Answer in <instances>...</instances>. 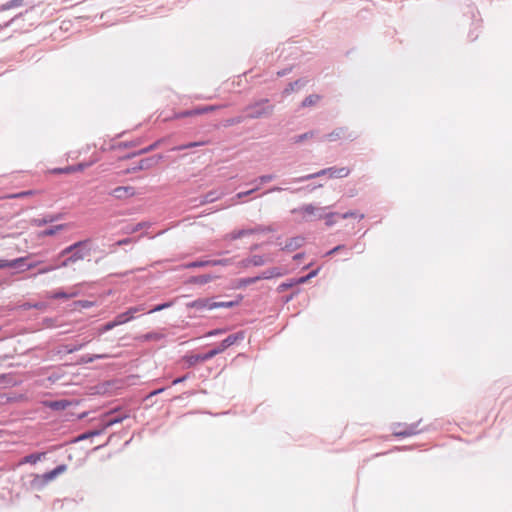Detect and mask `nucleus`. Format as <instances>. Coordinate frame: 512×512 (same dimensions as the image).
<instances>
[{
  "label": "nucleus",
  "instance_id": "nucleus-1",
  "mask_svg": "<svg viewBox=\"0 0 512 512\" xmlns=\"http://www.w3.org/2000/svg\"><path fill=\"white\" fill-rule=\"evenodd\" d=\"M77 248L73 251V253L66 257L61 263L60 266H69L74 264L80 260H83L90 256L92 249V241L91 239H85L76 242Z\"/></svg>",
  "mask_w": 512,
  "mask_h": 512
},
{
  "label": "nucleus",
  "instance_id": "nucleus-2",
  "mask_svg": "<svg viewBox=\"0 0 512 512\" xmlns=\"http://www.w3.org/2000/svg\"><path fill=\"white\" fill-rule=\"evenodd\" d=\"M349 173H350V170L347 167L328 168V169H323V170L313 173V174H309V175H306V176H303L300 178H296L293 180V182H302V181H306V180L313 179V178L327 175V174L331 178H344V177H347L349 175Z\"/></svg>",
  "mask_w": 512,
  "mask_h": 512
},
{
  "label": "nucleus",
  "instance_id": "nucleus-3",
  "mask_svg": "<svg viewBox=\"0 0 512 512\" xmlns=\"http://www.w3.org/2000/svg\"><path fill=\"white\" fill-rule=\"evenodd\" d=\"M273 107L268 105L267 100H261L247 109V115L250 118H260L272 113Z\"/></svg>",
  "mask_w": 512,
  "mask_h": 512
},
{
  "label": "nucleus",
  "instance_id": "nucleus-4",
  "mask_svg": "<svg viewBox=\"0 0 512 512\" xmlns=\"http://www.w3.org/2000/svg\"><path fill=\"white\" fill-rule=\"evenodd\" d=\"M232 302H211L209 300H197L194 301V310L202 311L205 309L211 310L217 307H230Z\"/></svg>",
  "mask_w": 512,
  "mask_h": 512
},
{
  "label": "nucleus",
  "instance_id": "nucleus-5",
  "mask_svg": "<svg viewBox=\"0 0 512 512\" xmlns=\"http://www.w3.org/2000/svg\"><path fill=\"white\" fill-rule=\"evenodd\" d=\"M34 255L29 254L24 257H19L13 260H7V268H14L17 269L19 272L27 271L26 265L28 263V260H30Z\"/></svg>",
  "mask_w": 512,
  "mask_h": 512
},
{
  "label": "nucleus",
  "instance_id": "nucleus-6",
  "mask_svg": "<svg viewBox=\"0 0 512 512\" xmlns=\"http://www.w3.org/2000/svg\"><path fill=\"white\" fill-rule=\"evenodd\" d=\"M134 194H135V189L132 186H120V187L113 189L110 192V195H112L116 199H121V200L132 197V196H134Z\"/></svg>",
  "mask_w": 512,
  "mask_h": 512
},
{
  "label": "nucleus",
  "instance_id": "nucleus-7",
  "mask_svg": "<svg viewBox=\"0 0 512 512\" xmlns=\"http://www.w3.org/2000/svg\"><path fill=\"white\" fill-rule=\"evenodd\" d=\"M239 338H243L241 335L235 334V335H229L226 339H224L221 343V348L218 350H211L205 357L202 359L212 357L216 355L217 353L223 351L224 349L228 348L232 344H234Z\"/></svg>",
  "mask_w": 512,
  "mask_h": 512
},
{
  "label": "nucleus",
  "instance_id": "nucleus-8",
  "mask_svg": "<svg viewBox=\"0 0 512 512\" xmlns=\"http://www.w3.org/2000/svg\"><path fill=\"white\" fill-rule=\"evenodd\" d=\"M63 219L62 213L46 215L43 218L33 219L32 224L37 227H42L46 224L53 223Z\"/></svg>",
  "mask_w": 512,
  "mask_h": 512
},
{
  "label": "nucleus",
  "instance_id": "nucleus-9",
  "mask_svg": "<svg viewBox=\"0 0 512 512\" xmlns=\"http://www.w3.org/2000/svg\"><path fill=\"white\" fill-rule=\"evenodd\" d=\"M67 470V466L65 464L58 465L53 470L42 474V478L47 485L49 482L53 481L57 476L63 474Z\"/></svg>",
  "mask_w": 512,
  "mask_h": 512
},
{
  "label": "nucleus",
  "instance_id": "nucleus-10",
  "mask_svg": "<svg viewBox=\"0 0 512 512\" xmlns=\"http://www.w3.org/2000/svg\"><path fill=\"white\" fill-rule=\"evenodd\" d=\"M111 357H112V355H110V354H92V355L86 354V355L81 356L80 363L89 364L98 359H108Z\"/></svg>",
  "mask_w": 512,
  "mask_h": 512
},
{
  "label": "nucleus",
  "instance_id": "nucleus-11",
  "mask_svg": "<svg viewBox=\"0 0 512 512\" xmlns=\"http://www.w3.org/2000/svg\"><path fill=\"white\" fill-rule=\"evenodd\" d=\"M155 163H156V160L153 157L145 158V159L140 160L139 163L135 167L131 168L130 171L136 172L138 170H146V169L151 168Z\"/></svg>",
  "mask_w": 512,
  "mask_h": 512
},
{
  "label": "nucleus",
  "instance_id": "nucleus-12",
  "mask_svg": "<svg viewBox=\"0 0 512 512\" xmlns=\"http://www.w3.org/2000/svg\"><path fill=\"white\" fill-rule=\"evenodd\" d=\"M31 476H32V480L30 482V486L32 489L41 490L46 486V484L42 478V475L32 474Z\"/></svg>",
  "mask_w": 512,
  "mask_h": 512
},
{
  "label": "nucleus",
  "instance_id": "nucleus-13",
  "mask_svg": "<svg viewBox=\"0 0 512 512\" xmlns=\"http://www.w3.org/2000/svg\"><path fill=\"white\" fill-rule=\"evenodd\" d=\"M303 242H304V239L302 237H294L286 243V245L283 247V249H286L288 251H293V250L301 247Z\"/></svg>",
  "mask_w": 512,
  "mask_h": 512
},
{
  "label": "nucleus",
  "instance_id": "nucleus-14",
  "mask_svg": "<svg viewBox=\"0 0 512 512\" xmlns=\"http://www.w3.org/2000/svg\"><path fill=\"white\" fill-rule=\"evenodd\" d=\"M272 258L268 255L260 256V255H254L250 258L249 263L254 266H261L268 262H271Z\"/></svg>",
  "mask_w": 512,
  "mask_h": 512
},
{
  "label": "nucleus",
  "instance_id": "nucleus-15",
  "mask_svg": "<svg viewBox=\"0 0 512 512\" xmlns=\"http://www.w3.org/2000/svg\"><path fill=\"white\" fill-rule=\"evenodd\" d=\"M67 226H68L67 224H59V225L50 227V228L45 229L44 231H42L41 232V236L42 237L54 236L57 232L66 229Z\"/></svg>",
  "mask_w": 512,
  "mask_h": 512
},
{
  "label": "nucleus",
  "instance_id": "nucleus-16",
  "mask_svg": "<svg viewBox=\"0 0 512 512\" xmlns=\"http://www.w3.org/2000/svg\"><path fill=\"white\" fill-rule=\"evenodd\" d=\"M70 405L67 400H56L49 403V407L55 411H63Z\"/></svg>",
  "mask_w": 512,
  "mask_h": 512
},
{
  "label": "nucleus",
  "instance_id": "nucleus-17",
  "mask_svg": "<svg viewBox=\"0 0 512 512\" xmlns=\"http://www.w3.org/2000/svg\"><path fill=\"white\" fill-rule=\"evenodd\" d=\"M323 208L316 207L312 204H306L302 206L298 211H302L303 213L307 215H316L318 212L322 211ZM297 210H293V212H296Z\"/></svg>",
  "mask_w": 512,
  "mask_h": 512
},
{
  "label": "nucleus",
  "instance_id": "nucleus-18",
  "mask_svg": "<svg viewBox=\"0 0 512 512\" xmlns=\"http://www.w3.org/2000/svg\"><path fill=\"white\" fill-rule=\"evenodd\" d=\"M45 456V453H32L29 455H26L22 463H30V464H36L38 461H40Z\"/></svg>",
  "mask_w": 512,
  "mask_h": 512
},
{
  "label": "nucleus",
  "instance_id": "nucleus-19",
  "mask_svg": "<svg viewBox=\"0 0 512 512\" xmlns=\"http://www.w3.org/2000/svg\"><path fill=\"white\" fill-rule=\"evenodd\" d=\"M24 4V0H10L0 6V12L6 11L12 8L21 7Z\"/></svg>",
  "mask_w": 512,
  "mask_h": 512
},
{
  "label": "nucleus",
  "instance_id": "nucleus-20",
  "mask_svg": "<svg viewBox=\"0 0 512 512\" xmlns=\"http://www.w3.org/2000/svg\"><path fill=\"white\" fill-rule=\"evenodd\" d=\"M303 86H304V82H302V81H300V80L295 81V82H293V83H290V84L287 86V88H285V90L283 91V93H282V94H283V96L285 97V96L289 95L291 92H294V91H296V90L300 89V88H301V87H303Z\"/></svg>",
  "mask_w": 512,
  "mask_h": 512
},
{
  "label": "nucleus",
  "instance_id": "nucleus-21",
  "mask_svg": "<svg viewBox=\"0 0 512 512\" xmlns=\"http://www.w3.org/2000/svg\"><path fill=\"white\" fill-rule=\"evenodd\" d=\"M131 320H132V319H131V316H129V315L127 314V312L125 311V312H123V313L118 314V315L114 318V320H113V321H114V323H115V325H116V326H119V325L125 324V323H127V322H129V321H131Z\"/></svg>",
  "mask_w": 512,
  "mask_h": 512
},
{
  "label": "nucleus",
  "instance_id": "nucleus-22",
  "mask_svg": "<svg viewBox=\"0 0 512 512\" xmlns=\"http://www.w3.org/2000/svg\"><path fill=\"white\" fill-rule=\"evenodd\" d=\"M63 266H60V263L59 264H50V265H46L44 267H41L37 274H46V273H49L51 271H54L58 268H62Z\"/></svg>",
  "mask_w": 512,
  "mask_h": 512
},
{
  "label": "nucleus",
  "instance_id": "nucleus-23",
  "mask_svg": "<svg viewBox=\"0 0 512 512\" xmlns=\"http://www.w3.org/2000/svg\"><path fill=\"white\" fill-rule=\"evenodd\" d=\"M116 325L114 323V321H109L107 323H105L104 325H102L101 327L98 328V334L101 335L103 333H106L110 330H112L113 328H115Z\"/></svg>",
  "mask_w": 512,
  "mask_h": 512
},
{
  "label": "nucleus",
  "instance_id": "nucleus-24",
  "mask_svg": "<svg viewBox=\"0 0 512 512\" xmlns=\"http://www.w3.org/2000/svg\"><path fill=\"white\" fill-rule=\"evenodd\" d=\"M75 248H77L76 243L66 247L59 253L58 258H61L64 256H67V257L70 256L73 253V251L75 250Z\"/></svg>",
  "mask_w": 512,
  "mask_h": 512
},
{
  "label": "nucleus",
  "instance_id": "nucleus-25",
  "mask_svg": "<svg viewBox=\"0 0 512 512\" xmlns=\"http://www.w3.org/2000/svg\"><path fill=\"white\" fill-rule=\"evenodd\" d=\"M218 198V195L215 192L208 193L204 198H201L199 204H204L208 202H213Z\"/></svg>",
  "mask_w": 512,
  "mask_h": 512
},
{
  "label": "nucleus",
  "instance_id": "nucleus-26",
  "mask_svg": "<svg viewBox=\"0 0 512 512\" xmlns=\"http://www.w3.org/2000/svg\"><path fill=\"white\" fill-rule=\"evenodd\" d=\"M76 295V293H72V294H68L64 291H57L55 292L53 295H52V298L54 299H68V298H71V297H74Z\"/></svg>",
  "mask_w": 512,
  "mask_h": 512
},
{
  "label": "nucleus",
  "instance_id": "nucleus-27",
  "mask_svg": "<svg viewBox=\"0 0 512 512\" xmlns=\"http://www.w3.org/2000/svg\"><path fill=\"white\" fill-rule=\"evenodd\" d=\"M145 308L142 305L130 307L126 312L129 316H131V319H134V315L138 312H143Z\"/></svg>",
  "mask_w": 512,
  "mask_h": 512
},
{
  "label": "nucleus",
  "instance_id": "nucleus-28",
  "mask_svg": "<svg viewBox=\"0 0 512 512\" xmlns=\"http://www.w3.org/2000/svg\"><path fill=\"white\" fill-rule=\"evenodd\" d=\"M318 273V270H314L312 272H310L307 276H304V277H300L299 279H297L295 281V283L297 284H303L305 282H307L308 280H310L311 278L315 277Z\"/></svg>",
  "mask_w": 512,
  "mask_h": 512
},
{
  "label": "nucleus",
  "instance_id": "nucleus-29",
  "mask_svg": "<svg viewBox=\"0 0 512 512\" xmlns=\"http://www.w3.org/2000/svg\"><path fill=\"white\" fill-rule=\"evenodd\" d=\"M35 193H36V191H34V190H27V191H22L19 193L12 194L9 196V198H23V197L33 195Z\"/></svg>",
  "mask_w": 512,
  "mask_h": 512
},
{
  "label": "nucleus",
  "instance_id": "nucleus-30",
  "mask_svg": "<svg viewBox=\"0 0 512 512\" xmlns=\"http://www.w3.org/2000/svg\"><path fill=\"white\" fill-rule=\"evenodd\" d=\"M89 341H87L88 343ZM86 345V342L84 343H79V344H75V345H67L66 348H67V352L68 353H74L78 350H81L84 346Z\"/></svg>",
  "mask_w": 512,
  "mask_h": 512
},
{
  "label": "nucleus",
  "instance_id": "nucleus-31",
  "mask_svg": "<svg viewBox=\"0 0 512 512\" xmlns=\"http://www.w3.org/2000/svg\"><path fill=\"white\" fill-rule=\"evenodd\" d=\"M319 97L317 95H310L306 97L302 103L303 106H311L318 101Z\"/></svg>",
  "mask_w": 512,
  "mask_h": 512
},
{
  "label": "nucleus",
  "instance_id": "nucleus-32",
  "mask_svg": "<svg viewBox=\"0 0 512 512\" xmlns=\"http://www.w3.org/2000/svg\"><path fill=\"white\" fill-rule=\"evenodd\" d=\"M211 279L210 275L194 276V284H205Z\"/></svg>",
  "mask_w": 512,
  "mask_h": 512
},
{
  "label": "nucleus",
  "instance_id": "nucleus-33",
  "mask_svg": "<svg viewBox=\"0 0 512 512\" xmlns=\"http://www.w3.org/2000/svg\"><path fill=\"white\" fill-rule=\"evenodd\" d=\"M143 338L147 341H152V340H160L162 338V335L159 334V333H155V332H150V333H147L143 336Z\"/></svg>",
  "mask_w": 512,
  "mask_h": 512
},
{
  "label": "nucleus",
  "instance_id": "nucleus-34",
  "mask_svg": "<svg viewBox=\"0 0 512 512\" xmlns=\"http://www.w3.org/2000/svg\"><path fill=\"white\" fill-rule=\"evenodd\" d=\"M171 306V303L167 302V303H163V304H159L153 308H151L150 310H148V313H153V312H157V311H161L165 308H168Z\"/></svg>",
  "mask_w": 512,
  "mask_h": 512
},
{
  "label": "nucleus",
  "instance_id": "nucleus-35",
  "mask_svg": "<svg viewBox=\"0 0 512 512\" xmlns=\"http://www.w3.org/2000/svg\"><path fill=\"white\" fill-rule=\"evenodd\" d=\"M253 231L252 230H240L238 232H235L232 234V238L233 239H236V238H240L242 236H245V235H248V234H251Z\"/></svg>",
  "mask_w": 512,
  "mask_h": 512
},
{
  "label": "nucleus",
  "instance_id": "nucleus-36",
  "mask_svg": "<svg viewBox=\"0 0 512 512\" xmlns=\"http://www.w3.org/2000/svg\"><path fill=\"white\" fill-rule=\"evenodd\" d=\"M159 143H160V141H156L155 143L151 144L150 146L140 150L139 154L147 153V152H150V151L154 150L155 148L158 147Z\"/></svg>",
  "mask_w": 512,
  "mask_h": 512
},
{
  "label": "nucleus",
  "instance_id": "nucleus-37",
  "mask_svg": "<svg viewBox=\"0 0 512 512\" xmlns=\"http://www.w3.org/2000/svg\"><path fill=\"white\" fill-rule=\"evenodd\" d=\"M42 263H43V261H42V260H35V261H30V262L28 261V263H27V265H26V269L31 270V269H33V268H35V267L39 266V265H40V264H42Z\"/></svg>",
  "mask_w": 512,
  "mask_h": 512
},
{
  "label": "nucleus",
  "instance_id": "nucleus-38",
  "mask_svg": "<svg viewBox=\"0 0 512 512\" xmlns=\"http://www.w3.org/2000/svg\"><path fill=\"white\" fill-rule=\"evenodd\" d=\"M99 434H100V431L87 432V433H84L81 436H79V440L87 439L89 437H92V436H95V435H99Z\"/></svg>",
  "mask_w": 512,
  "mask_h": 512
},
{
  "label": "nucleus",
  "instance_id": "nucleus-39",
  "mask_svg": "<svg viewBox=\"0 0 512 512\" xmlns=\"http://www.w3.org/2000/svg\"><path fill=\"white\" fill-rule=\"evenodd\" d=\"M123 418L122 417H115V418H110L107 423H106V426L109 427V426H112L116 423H120L122 422Z\"/></svg>",
  "mask_w": 512,
  "mask_h": 512
},
{
  "label": "nucleus",
  "instance_id": "nucleus-40",
  "mask_svg": "<svg viewBox=\"0 0 512 512\" xmlns=\"http://www.w3.org/2000/svg\"><path fill=\"white\" fill-rule=\"evenodd\" d=\"M274 179V175H263L261 176L258 180L260 181V183H267V182H270Z\"/></svg>",
  "mask_w": 512,
  "mask_h": 512
},
{
  "label": "nucleus",
  "instance_id": "nucleus-41",
  "mask_svg": "<svg viewBox=\"0 0 512 512\" xmlns=\"http://www.w3.org/2000/svg\"><path fill=\"white\" fill-rule=\"evenodd\" d=\"M349 217H359V218H362L363 215H358L356 212H347V213H344L341 215V218L342 219H346V218H349Z\"/></svg>",
  "mask_w": 512,
  "mask_h": 512
},
{
  "label": "nucleus",
  "instance_id": "nucleus-42",
  "mask_svg": "<svg viewBox=\"0 0 512 512\" xmlns=\"http://www.w3.org/2000/svg\"><path fill=\"white\" fill-rule=\"evenodd\" d=\"M132 242V239L131 238H125V239H122V240H119L115 243V245L117 246H122V245H126V244H129Z\"/></svg>",
  "mask_w": 512,
  "mask_h": 512
},
{
  "label": "nucleus",
  "instance_id": "nucleus-43",
  "mask_svg": "<svg viewBox=\"0 0 512 512\" xmlns=\"http://www.w3.org/2000/svg\"><path fill=\"white\" fill-rule=\"evenodd\" d=\"M144 226H145V223H138L133 228H131V229L127 230V231L128 232H136V231L142 229Z\"/></svg>",
  "mask_w": 512,
  "mask_h": 512
},
{
  "label": "nucleus",
  "instance_id": "nucleus-44",
  "mask_svg": "<svg viewBox=\"0 0 512 512\" xmlns=\"http://www.w3.org/2000/svg\"><path fill=\"white\" fill-rule=\"evenodd\" d=\"M334 215L335 214L332 213L326 216V225L332 226L335 223V221L332 219Z\"/></svg>",
  "mask_w": 512,
  "mask_h": 512
},
{
  "label": "nucleus",
  "instance_id": "nucleus-45",
  "mask_svg": "<svg viewBox=\"0 0 512 512\" xmlns=\"http://www.w3.org/2000/svg\"><path fill=\"white\" fill-rule=\"evenodd\" d=\"M256 189H257V188L252 189V190H249V191H246V192L238 193V194H237V198L241 199V198H243V197H245V196H248V195H250L251 193H253Z\"/></svg>",
  "mask_w": 512,
  "mask_h": 512
},
{
  "label": "nucleus",
  "instance_id": "nucleus-46",
  "mask_svg": "<svg viewBox=\"0 0 512 512\" xmlns=\"http://www.w3.org/2000/svg\"><path fill=\"white\" fill-rule=\"evenodd\" d=\"M280 275H281V273H280V272H278V271L276 272V271L274 270V271H273V272H271V273H264V276H263V277H264V278H270V277H272V276H280Z\"/></svg>",
  "mask_w": 512,
  "mask_h": 512
},
{
  "label": "nucleus",
  "instance_id": "nucleus-47",
  "mask_svg": "<svg viewBox=\"0 0 512 512\" xmlns=\"http://www.w3.org/2000/svg\"><path fill=\"white\" fill-rule=\"evenodd\" d=\"M312 133H305V134H302L298 137V141H303L304 139H307L309 137H312Z\"/></svg>",
  "mask_w": 512,
  "mask_h": 512
},
{
  "label": "nucleus",
  "instance_id": "nucleus-48",
  "mask_svg": "<svg viewBox=\"0 0 512 512\" xmlns=\"http://www.w3.org/2000/svg\"><path fill=\"white\" fill-rule=\"evenodd\" d=\"M342 248H343V246L339 245V246H337V247L333 248L332 250H330V251L327 253V255H332V254H334V253L338 252L339 250H341Z\"/></svg>",
  "mask_w": 512,
  "mask_h": 512
},
{
  "label": "nucleus",
  "instance_id": "nucleus-49",
  "mask_svg": "<svg viewBox=\"0 0 512 512\" xmlns=\"http://www.w3.org/2000/svg\"><path fill=\"white\" fill-rule=\"evenodd\" d=\"M190 147H192V142H190L184 146L175 147V148H173V150H182L184 148H190Z\"/></svg>",
  "mask_w": 512,
  "mask_h": 512
},
{
  "label": "nucleus",
  "instance_id": "nucleus-50",
  "mask_svg": "<svg viewBox=\"0 0 512 512\" xmlns=\"http://www.w3.org/2000/svg\"><path fill=\"white\" fill-rule=\"evenodd\" d=\"M5 268H7V260L0 258V269H5Z\"/></svg>",
  "mask_w": 512,
  "mask_h": 512
},
{
  "label": "nucleus",
  "instance_id": "nucleus-51",
  "mask_svg": "<svg viewBox=\"0 0 512 512\" xmlns=\"http://www.w3.org/2000/svg\"><path fill=\"white\" fill-rule=\"evenodd\" d=\"M208 109H212L211 107L210 108H205V109H200V108H194V114L195 113H204L205 111H207Z\"/></svg>",
  "mask_w": 512,
  "mask_h": 512
},
{
  "label": "nucleus",
  "instance_id": "nucleus-52",
  "mask_svg": "<svg viewBox=\"0 0 512 512\" xmlns=\"http://www.w3.org/2000/svg\"><path fill=\"white\" fill-rule=\"evenodd\" d=\"M187 378V376H183V377H180V378H177L173 381V384H177V383H180L182 381H184L185 379Z\"/></svg>",
  "mask_w": 512,
  "mask_h": 512
},
{
  "label": "nucleus",
  "instance_id": "nucleus-53",
  "mask_svg": "<svg viewBox=\"0 0 512 512\" xmlns=\"http://www.w3.org/2000/svg\"><path fill=\"white\" fill-rule=\"evenodd\" d=\"M74 169L72 167H67L65 169H58L57 172H70V171H73Z\"/></svg>",
  "mask_w": 512,
  "mask_h": 512
},
{
  "label": "nucleus",
  "instance_id": "nucleus-54",
  "mask_svg": "<svg viewBox=\"0 0 512 512\" xmlns=\"http://www.w3.org/2000/svg\"><path fill=\"white\" fill-rule=\"evenodd\" d=\"M13 20H14V18H12L10 21L6 22L4 25H0V30L3 29L4 27H8Z\"/></svg>",
  "mask_w": 512,
  "mask_h": 512
},
{
  "label": "nucleus",
  "instance_id": "nucleus-55",
  "mask_svg": "<svg viewBox=\"0 0 512 512\" xmlns=\"http://www.w3.org/2000/svg\"><path fill=\"white\" fill-rule=\"evenodd\" d=\"M162 391H163V389L155 390V391H153V392H151V393H150V396H152V395H156V394H158V393H160V392H162Z\"/></svg>",
  "mask_w": 512,
  "mask_h": 512
},
{
  "label": "nucleus",
  "instance_id": "nucleus-56",
  "mask_svg": "<svg viewBox=\"0 0 512 512\" xmlns=\"http://www.w3.org/2000/svg\"><path fill=\"white\" fill-rule=\"evenodd\" d=\"M294 284H296L295 282H290V283H287V284H283V287H292Z\"/></svg>",
  "mask_w": 512,
  "mask_h": 512
},
{
  "label": "nucleus",
  "instance_id": "nucleus-57",
  "mask_svg": "<svg viewBox=\"0 0 512 512\" xmlns=\"http://www.w3.org/2000/svg\"><path fill=\"white\" fill-rule=\"evenodd\" d=\"M202 265H204L203 262L198 263V262L194 261V263H193L194 268L197 267V266H202Z\"/></svg>",
  "mask_w": 512,
  "mask_h": 512
},
{
  "label": "nucleus",
  "instance_id": "nucleus-58",
  "mask_svg": "<svg viewBox=\"0 0 512 512\" xmlns=\"http://www.w3.org/2000/svg\"><path fill=\"white\" fill-rule=\"evenodd\" d=\"M270 191H282V188L280 187H274Z\"/></svg>",
  "mask_w": 512,
  "mask_h": 512
},
{
  "label": "nucleus",
  "instance_id": "nucleus-59",
  "mask_svg": "<svg viewBox=\"0 0 512 512\" xmlns=\"http://www.w3.org/2000/svg\"><path fill=\"white\" fill-rule=\"evenodd\" d=\"M190 113H191L190 111H186L183 114H181L180 116H187V115H190Z\"/></svg>",
  "mask_w": 512,
  "mask_h": 512
},
{
  "label": "nucleus",
  "instance_id": "nucleus-60",
  "mask_svg": "<svg viewBox=\"0 0 512 512\" xmlns=\"http://www.w3.org/2000/svg\"><path fill=\"white\" fill-rule=\"evenodd\" d=\"M3 378V376L0 375V380Z\"/></svg>",
  "mask_w": 512,
  "mask_h": 512
}]
</instances>
